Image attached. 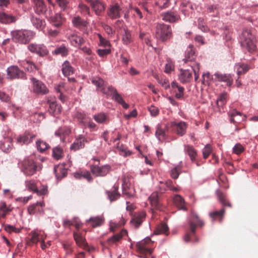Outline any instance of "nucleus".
<instances>
[{
  "mask_svg": "<svg viewBox=\"0 0 258 258\" xmlns=\"http://www.w3.org/2000/svg\"><path fill=\"white\" fill-rule=\"evenodd\" d=\"M172 30L170 25L164 23H158L155 27V37L161 41H165L170 38Z\"/></svg>",
  "mask_w": 258,
  "mask_h": 258,
  "instance_id": "1",
  "label": "nucleus"
},
{
  "mask_svg": "<svg viewBox=\"0 0 258 258\" xmlns=\"http://www.w3.org/2000/svg\"><path fill=\"white\" fill-rule=\"evenodd\" d=\"M241 45L246 47L249 51H254L255 49L254 38L248 30H244L240 36Z\"/></svg>",
  "mask_w": 258,
  "mask_h": 258,
  "instance_id": "2",
  "label": "nucleus"
},
{
  "mask_svg": "<svg viewBox=\"0 0 258 258\" xmlns=\"http://www.w3.org/2000/svg\"><path fill=\"white\" fill-rule=\"evenodd\" d=\"M21 171L26 176L33 175L38 170L34 161L29 158H25L20 163Z\"/></svg>",
  "mask_w": 258,
  "mask_h": 258,
  "instance_id": "3",
  "label": "nucleus"
},
{
  "mask_svg": "<svg viewBox=\"0 0 258 258\" xmlns=\"http://www.w3.org/2000/svg\"><path fill=\"white\" fill-rule=\"evenodd\" d=\"M153 243V242L150 237H146L136 244L137 250L141 254V257H145L147 255L152 253L151 247Z\"/></svg>",
  "mask_w": 258,
  "mask_h": 258,
  "instance_id": "4",
  "label": "nucleus"
},
{
  "mask_svg": "<svg viewBox=\"0 0 258 258\" xmlns=\"http://www.w3.org/2000/svg\"><path fill=\"white\" fill-rule=\"evenodd\" d=\"M28 49L40 57L47 56L49 53L47 47L43 43H32L28 45Z\"/></svg>",
  "mask_w": 258,
  "mask_h": 258,
  "instance_id": "5",
  "label": "nucleus"
},
{
  "mask_svg": "<svg viewBox=\"0 0 258 258\" xmlns=\"http://www.w3.org/2000/svg\"><path fill=\"white\" fill-rule=\"evenodd\" d=\"M188 225L190 232L195 235L196 228L203 227L205 225V222L197 213L191 211L188 219Z\"/></svg>",
  "mask_w": 258,
  "mask_h": 258,
  "instance_id": "6",
  "label": "nucleus"
},
{
  "mask_svg": "<svg viewBox=\"0 0 258 258\" xmlns=\"http://www.w3.org/2000/svg\"><path fill=\"white\" fill-rule=\"evenodd\" d=\"M162 19L166 22L174 23L178 22L180 20V16L178 13L174 11H167L161 14Z\"/></svg>",
  "mask_w": 258,
  "mask_h": 258,
  "instance_id": "7",
  "label": "nucleus"
},
{
  "mask_svg": "<svg viewBox=\"0 0 258 258\" xmlns=\"http://www.w3.org/2000/svg\"><path fill=\"white\" fill-rule=\"evenodd\" d=\"M34 35L35 33L30 30H17V42L22 44H26L33 38Z\"/></svg>",
  "mask_w": 258,
  "mask_h": 258,
  "instance_id": "8",
  "label": "nucleus"
},
{
  "mask_svg": "<svg viewBox=\"0 0 258 258\" xmlns=\"http://www.w3.org/2000/svg\"><path fill=\"white\" fill-rule=\"evenodd\" d=\"M31 81L33 83L34 93L40 95H45L48 93V89L42 82L35 78H31Z\"/></svg>",
  "mask_w": 258,
  "mask_h": 258,
  "instance_id": "9",
  "label": "nucleus"
},
{
  "mask_svg": "<svg viewBox=\"0 0 258 258\" xmlns=\"http://www.w3.org/2000/svg\"><path fill=\"white\" fill-rule=\"evenodd\" d=\"M122 9L118 4L110 5L107 11V15L111 20L120 18L121 16V11Z\"/></svg>",
  "mask_w": 258,
  "mask_h": 258,
  "instance_id": "10",
  "label": "nucleus"
},
{
  "mask_svg": "<svg viewBox=\"0 0 258 258\" xmlns=\"http://www.w3.org/2000/svg\"><path fill=\"white\" fill-rule=\"evenodd\" d=\"M88 143V141L85 136L79 135L76 137L74 143L71 144L70 149L76 151L85 148V143Z\"/></svg>",
  "mask_w": 258,
  "mask_h": 258,
  "instance_id": "11",
  "label": "nucleus"
},
{
  "mask_svg": "<svg viewBox=\"0 0 258 258\" xmlns=\"http://www.w3.org/2000/svg\"><path fill=\"white\" fill-rule=\"evenodd\" d=\"M171 126L179 136L182 137L186 133L187 124L184 121H180L179 122L172 121L171 122Z\"/></svg>",
  "mask_w": 258,
  "mask_h": 258,
  "instance_id": "12",
  "label": "nucleus"
},
{
  "mask_svg": "<svg viewBox=\"0 0 258 258\" xmlns=\"http://www.w3.org/2000/svg\"><path fill=\"white\" fill-rule=\"evenodd\" d=\"M146 214L142 211L139 213H135L130 221L132 225L135 228H138L142 224L145 219Z\"/></svg>",
  "mask_w": 258,
  "mask_h": 258,
  "instance_id": "13",
  "label": "nucleus"
},
{
  "mask_svg": "<svg viewBox=\"0 0 258 258\" xmlns=\"http://www.w3.org/2000/svg\"><path fill=\"white\" fill-rule=\"evenodd\" d=\"M88 3H90L92 9L97 16H101L105 10V5L99 0H90Z\"/></svg>",
  "mask_w": 258,
  "mask_h": 258,
  "instance_id": "14",
  "label": "nucleus"
},
{
  "mask_svg": "<svg viewBox=\"0 0 258 258\" xmlns=\"http://www.w3.org/2000/svg\"><path fill=\"white\" fill-rule=\"evenodd\" d=\"M213 76L215 77L214 81L225 82L228 87L231 86L233 83V79L230 74H222L218 72Z\"/></svg>",
  "mask_w": 258,
  "mask_h": 258,
  "instance_id": "15",
  "label": "nucleus"
},
{
  "mask_svg": "<svg viewBox=\"0 0 258 258\" xmlns=\"http://www.w3.org/2000/svg\"><path fill=\"white\" fill-rule=\"evenodd\" d=\"M91 170L93 174L97 176H104L110 170V166L108 165L100 167L98 165H92Z\"/></svg>",
  "mask_w": 258,
  "mask_h": 258,
  "instance_id": "16",
  "label": "nucleus"
},
{
  "mask_svg": "<svg viewBox=\"0 0 258 258\" xmlns=\"http://www.w3.org/2000/svg\"><path fill=\"white\" fill-rule=\"evenodd\" d=\"M71 133V129L67 126L59 127L54 133L55 137L60 139L61 142H64L67 137Z\"/></svg>",
  "mask_w": 258,
  "mask_h": 258,
  "instance_id": "17",
  "label": "nucleus"
},
{
  "mask_svg": "<svg viewBox=\"0 0 258 258\" xmlns=\"http://www.w3.org/2000/svg\"><path fill=\"white\" fill-rule=\"evenodd\" d=\"M184 151L189 157H190V160L192 163H196L197 166H200V164L197 158L198 154L197 150L190 145H185L184 146Z\"/></svg>",
  "mask_w": 258,
  "mask_h": 258,
  "instance_id": "18",
  "label": "nucleus"
},
{
  "mask_svg": "<svg viewBox=\"0 0 258 258\" xmlns=\"http://www.w3.org/2000/svg\"><path fill=\"white\" fill-rule=\"evenodd\" d=\"M72 22L74 27L80 30H85L88 25V22L86 20H84L79 16L73 17Z\"/></svg>",
  "mask_w": 258,
  "mask_h": 258,
  "instance_id": "19",
  "label": "nucleus"
},
{
  "mask_svg": "<svg viewBox=\"0 0 258 258\" xmlns=\"http://www.w3.org/2000/svg\"><path fill=\"white\" fill-rule=\"evenodd\" d=\"M34 4V10L38 15H46L47 8L43 0H36Z\"/></svg>",
  "mask_w": 258,
  "mask_h": 258,
  "instance_id": "20",
  "label": "nucleus"
},
{
  "mask_svg": "<svg viewBox=\"0 0 258 258\" xmlns=\"http://www.w3.org/2000/svg\"><path fill=\"white\" fill-rule=\"evenodd\" d=\"M63 18L60 13L55 14L49 17L48 21L52 27L56 28H60L63 24Z\"/></svg>",
  "mask_w": 258,
  "mask_h": 258,
  "instance_id": "21",
  "label": "nucleus"
},
{
  "mask_svg": "<svg viewBox=\"0 0 258 258\" xmlns=\"http://www.w3.org/2000/svg\"><path fill=\"white\" fill-rule=\"evenodd\" d=\"M30 20L33 26L39 30H42L46 25L44 20L35 16L33 14L30 15Z\"/></svg>",
  "mask_w": 258,
  "mask_h": 258,
  "instance_id": "22",
  "label": "nucleus"
},
{
  "mask_svg": "<svg viewBox=\"0 0 258 258\" xmlns=\"http://www.w3.org/2000/svg\"><path fill=\"white\" fill-rule=\"evenodd\" d=\"M160 184L159 187L160 192H162L167 189H169L173 191H177V188L173 185L172 181L170 180H163L159 181Z\"/></svg>",
  "mask_w": 258,
  "mask_h": 258,
  "instance_id": "23",
  "label": "nucleus"
},
{
  "mask_svg": "<svg viewBox=\"0 0 258 258\" xmlns=\"http://www.w3.org/2000/svg\"><path fill=\"white\" fill-rule=\"evenodd\" d=\"M205 12L210 17H218L219 15V6L216 4L207 5Z\"/></svg>",
  "mask_w": 258,
  "mask_h": 258,
  "instance_id": "24",
  "label": "nucleus"
},
{
  "mask_svg": "<svg viewBox=\"0 0 258 258\" xmlns=\"http://www.w3.org/2000/svg\"><path fill=\"white\" fill-rule=\"evenodd\" d=\"M127 234V231L125 230H122L119 233L114 234L107 239V243L109 245L116 244L120 241L123 236Z\"/></svg>",
  "mask_w": 258,
  "mask_h": 258,
  "instance_id": "25",
  "label": "nucleus"
},
{
  "mask_svg": "<svg viewBox=\"0 0 258 258\" xmlns=\"http://www.w3.org/2000/svg\"><path fill=\"white\" fill-rule=\"evenodd\" d=\"M195 51L192 45H189L185 51L184 58L182 59L184 63L192 61L195 59Z\"/></svg>",
  "mask_w": 258,
  "mask_h": 258,
  "instance_id": "26",
  "label": "nucleus"
},
{
  "mask_svg": "<svg viewBox=\"0 0 258 258\" xmlns=\"http://www.w3.org/2000/svg\"><path fill=\"white\" fill-rule=\"evenodd\" d=\"M69 48L64 44L56 47L52 51V54L54 55H60L62 57H66L69 54Z\"/></svg>",
  "mask_w": 258,
  "mask_h": 258,
  "instance_id": "27",
  "label": "nucleus"
},
{
  "mask_svg": "<svg viewBox=\"0 0 258 258\" xmlns=\"http://www.w3.org/2000/svg\"><path fill=\"white\" fill-rule=\"evenodd\" d=\"M192 78V73L188 70L180 69V74L179 75V80L182 84L190 82Z\"/></svg>",
  "mask_w": 258,
  "mask_h": 258,
  "instance_id": "28",
  "label": "nucleus"
},
{
  "mask_svg": "<svg viewBox=\"0 0 258 258\" xmlns=\"http://www.w3.org/2000/svg\"><path fill=\"white\" fill-rule=\"evenodd\" d=\"M151 206L155 209L161 210V205L159 201V194L154 192L149 198Z\"/></svg>",
  "mask_w": 258,
  "mask_h": 258,
  "instance_id": "29",
  "label": "nucleus"
},
{
  "mask_svg": "<svg viewBox=\"0 0 258 258\" xmlns=\"http://www.w3.org/2000/svg\"><path fill=\"white\" fill-rule=\"evenodd\" d=\"M93 119L98 123L105 124L109 121V117L107 113L100 112L93 115Z\"/></svg>",
  "mask_w": 258,
  "mask_h": 258,
  "instance_id": "30",
  "label": "nucleus"
},
{
  "mask_svg": "<svg viewBox=\"0 0 258 258\" xmlns=\"http://www.w3.org/2000/svg\"><path fill=\"white\" fill-rule=\"evenodd\" d=\"M35 138V136H30L29 132H25L23 134L19 136L17 138V143H20L22 144L28 145L32 142V139Z\"/></svg>",
  "mask_w": 258,
  "mask_h": 258,
  "instance_id": "31",
  "label": "nucleus"
},
{
  "mask_svg": "<svg viewBox=\"0 0 258 258\" xmlns=\"http://www.w3.org/2000/svg\"><path fill=\"white\" fill-rule=\"evenodd\" d=\"M49 108L48 111L52 115L55 116L59 114L61 111V107L60 105L57 104L56 101H53L48 102Z\"/></svg>",
  "mask_w": 258,
  "mask_h": 258,
  "instance_id": "32",
  "label": "nucleus"
},
{
  "mask_svg": "<svg viewBox=\"0 0 258 258\" xmlns=\"http://www.w3.org/2000/svg\"><path fill=\"white\" fill-rule=\"evenodd\" d=\"M104 221V219L101 216L91 217L86 220L87 223H90L92 227L95 228L101 226Z\"/></svg>",
  "mask_w": 258,
  "mask_h": 258,
  "instance_id": "33",
  "label": "nucleus"
},
{
  "mask_svg": "<svg viewBox=\"0 0 258 258\" xmlns=\"http://www.w3.org/2000/svg\"><path fill=\"white\" fill-rule=\"evenodd\" d=\"M61 71L63 75L66 77L72 75L74 72L73 67L68 60H66L62 63Z\"/></svg>",
  "mask_w": 258,
  "mask_h": 258,
  "instance_id": "34",
  "label": "nucleus"
},
{
  "mask_svg": "<svg viewBox=\"0 0 258 258\" xmlns=\"http://www.w3.org/2000/svg\"><path fill=\"white\" fill-rule=\"evenodd\" d=\"M216 193L218 200L223 207H232L231 204L227 200L225 195L222 191L218 189L216 190Z\"/></svg>",
  "mask_w": 258,
  "mask_h": 258,
  "instance_id": "35",
  "label": "nucleus"
},
{
  "mask_svg": "<svg viewBox=\"0 0 258 258\" xmlns=\"http://www.w3.org/2000/svg\"><path fill=\"white\" fill-rule=\"evenodd\" d=\"M74 238L77 243V244L84 248L85 249L87 247V244L86 242V239L84 237H83L80 233H78L77 232H74Z\"/></svg>",
  "mask_w": 258,
  "mask_h": 258,
  "instance_id": "36",
  "label": "nucleus"
},
{
  "mask_svg": "<svg viewBox=\"0 0 258 258\" xmlns=\"http://www.w3.org/2000/svg\"><path fill=\"white\" fill-rule=\"evenodd\" d=\"M53 172L55 177H64L67 175L68 169L64 168L63 165H57L54 167Z\"/></svg>",
  "mask_w": 258,
  "mask_h": 258,
  "instance_id": "37",
  "label": "nucleus"
},
{
  "mask_svg": "<svg viewBox=\"0 0 258 258\" xmlns=\"http://www.w3.org/2000/svg\"><path fill=\"white\" fill-rule=\"evenodd\" d=\"M72 45L81 48V46L85 43L83 37L78 35H72L70 38Z\"/></svg>",
  "mask_w": 258,
  "mask_h": 258,
  "instance_id": "38",
  "label": "nucleus"
},
{
  "mask_svg": "<svg viewBox=\"0 0 258 258\" xmlns=\"http://www.w3.org/2000/svg\"><path fill=\"white\" fill-rule=\"evenodd\" d=\"M112 99L115 102L122 105L124 109H127L128 108V104L126 103L121 95L119 94L116 90L115 93L113 94L111 97Z\"/></svg>",
  "mask_w": 258,
  "mask_h": 258,
  "instance_id": "39",
  "label": "nucleus"
},
{
  "mask_svg": "<svg viewBox=\"0 0 258 258\" xmlns=\"http://www.w3.org/2000/svg\"><path fill=\"white\" fill-rule=\"evenodd\" d=\"M234 68L236 70L237 74L238 76L246 73L249 69V67L243 63H237L235 64Z\"/></svg>",
  "mask_w": 258,
  "mask_h": 258,
  "instance_id": "40",
  "label": "nucleus"
},
{
  "mask_svg": "<svg viewBox=\"0 0 258 258\" xmlns=\"http://www.w3.org/2000/svg\"><path fill=\"white\" fill-rule=\"evenodd\" d=\"M225 212V209L223 208L219 211H215L213 212L210 213L209 216L211 217L213 221H214L217 219H219L220 222H221Z\"/></svg>",
  "mask_w": 258,
  "mask_h": 258,
  "instance_id": "41",
  "label": "nucleus"
},
{
  "mask_svg": "<svg viewBox=\"0 0 258 258\" xmlns=\"http://www.w3.org/2000/svg\"><path fill=\"white\" fill-rule=\"evenodd\" d=\"M91 83L96 87L97 90L100 91L105 84L104 80L99 77H93L91 79Z\"/></svg>",
  "mask_w": 258,
  "mask_h": 258,
  "instance_id": "42",
  "label": "nucleus"
},
{
  "mask_svg": "<svg viewBox=\"0 0 258 258\" xmlns=\"http://www.w3.org/2000/svg\"><path fill=\"white\" fill-rule=\"evenodd\" d=\"M63 149L59 146H57L52 149V156L54 159L56 160L61 159L63 157Z\"/></svg>",
  "mask_w": 258,
  "mask_h": 258,
  "instance_id": "43",
  "label": "nucleus"
},
{
  "mask_svg": "<svg viewBox=\"0 0 258 258\" xmlns=\"http://www.w3.org/2000/svg\"><path fill=\"white\" fill-rule=\"evenodd\" d=\"M15 18L5 13H0V22L3 24H9L14 22Z\"/></svg>",
  "mask_w": 258,
  "mask_h": 258,
  "instance_id": "44",
  "label": "nucleus"
},
{
  "mask_svg": "<svg viewBox=\"0 0 258 258\" xmlns=\"http://www.w3.org/2000/svg\"><path fill=\"white\" fill-rule=\"evenodd\" d=\"M175 205L181 210H186V208L185 206V202L183 199L179 195H176L173 199Z\"/></svg>",
  "mask_w": 258,
  "mask_h": 258,
  "instance_id": "45",
  "label": "nucleus"
},
{
  "mask_svg": "<svg viewBox=\"0 0 258 258\" xmlns=\"http://www.w3.org/2000/svg\"><path fill=\"white\" fill-rule=\"evenodd\" d=\"M29 242L32 244H36L38 241H40L43 238V235L38 233L37 231H33L31 232L30 235Z\"/></svg>",
  "mask_w": 258,
  "mask_h": 258,
  "instance_id": "46",
  "label": "nucleus"
},
{
  "mask_svg": "<svg viewBox=\"0 0 258 258\" xmlns=\"http://www.w3.org/2000/svg\"><path fill=\"white\" fill-rule=\"evenodd\" d=\"M168 230H169V228L166 224L161 223L157 226L154 233L155 234H157V235L161 234L168 235Z\"/></svg>",
  "mask_w": 258,
  "mask_h": 258,
  "instance_id": "47",
  "label": "nucleus"
},
{
  "mask_svg": "<svg viewBox=\"0 0 258 258\" xmlns=\"http://www.w3.org/2000/svg\"><path fill=\"white\" fill-rule=\"evenodd\" d=\"M167 131L168 129L167 128V126H166V128L162 129L160 127L159 124H158L155 132V136L159 141L161 140V138L163 139H166L167 136L166 132Z\"/></svg>",
  "mask_w": 258,
  "mask_h": 258,
  "instance_id": "48",
  "label": "nucleus"
},
{
  "mask_svg": "<svg viewBox=\"0 0 258 258\" xmlns=\"http://www.w3.org/2000/svg\"><path fill=\"white\" fill-rule=\"evenodd\" d=\"M116 90H117L112 86L110 85L107 87L105 84L101 90V92L106 96L112 97Z\"/></svg>",
  "mask_w": 258,
  "mask_h": 258,
  "instance_id": "49",
  "label": "nucleus"
},
{
  "mask_svg": "<svg viewBox=\"0 0 258 258\" xmlns=\"http://www.w3.org/2000/svg\"><path fill=\"white\" fill-rule=\"evenodd\" d=\"M106 194L110 202H113L120 197V194L117 191V188L114 187L112 190L107 191Z\"/></svg>",
  "mask_w": 258,
  "mask_h": 258,
  "instance_id": "50",
  "label": "nucleus"
},
{
  "mask_svg": "<svg viewBox=\"0 0 258 258\" xmlns=\"http://www.w3.org/2000/svg\"><path fill=\"white\" fill-rule=\"evenodd\" d=\"M36 145L37 150L40 153H42L46 149L50 148V146L47 143L40 140L36 141Z\"/></svg>",
  "mask_w": 258,
  "mask_h": 258,
  "instance_id": "51",
  "label": "nucleus"
},
{
  "mask_svg": "<svg viewBox=\"0 0 258 258\" xmlns=\"http://www.w3.org/2000/svg\"><path fill=\"white\" fill-rule=\"evenodd\" d=\"M7 79L12 80L16 78V66H11L7 70Z\"/></svg>",
  "mask_w": 258,
  "mask_h": 258,
  "instance_id": "52",
  "label": "nucleus"
},
{
  "mask_svg": "<svg viewBox=\"0 0 258 258\" xmlns=\"http://www.w3.org/2000/svg\"><path fill=\"white\" fill-rule=\"evenodd\" d=\"M124 33L122 36V41L124 45H128L131 42V33L127 29H124Z\"/></svg>",
  "mask_w": 258,
  "mask_h": 258,
  "instance_id": "53",
  "label": "nucleus"
},
{
  "mask_svg": "<svg viewBox=\"0 0 258 258\" xmlns=\"http://www.w3.org/2000/svg\"><path fill=\"white\" fill-rule=\"evenodd\" d=\"M55 2L61 11H65L69 7V2L68 0H55Z\"/></svg>",
  "mask_w": 258,
  "mask_h": 258,
  "instance_id": "54",
  "label": "nucleus"
},
{
  "mask_svg": "<svg viewBox=\"0 0 258 258\" xmlns=\"http://www.w3.org/2000/svg\"><path fill=\"white\" fill-rule=\"evenodd\" d=\"M29 8L28 3L25 0H17V9H22L24 12H25Z\"/></svg>",
  "mask_w": 258,
  "mask_h": 258,
  "instance_id": "55",
  "label": "nucleus"
},
{
  "mask_svg": "<svg viewBox=\"0 0 258 258\" xmlns=\"http://www.w3.org/2000/svg\"><path fill=\"white\" fill-rule=\"evenodd\" d=\"M117 148L118 149L119 151L121 152L120 154L122 155L124 157L129 156L132 154V152L130 150H128L127 149V148L123 144L119 145V143H118L117 145Z\"/></svg>",
  "mask_w": 258,
  "mask_h": 258,
  "instance_id": "56",
  "label": "nucleus"
},
{
  "mask_svg": "<svg viewBox=\"0 0 258 258\" xmlns=\"http://www.w3.org/2000/svg\"><path fill=\"white\" fill-rule=\"evenodd\" d=\"M198 28L203 32H208L209 30L208 27L205 24L204 19L202 17H200L198 19Z\"/></svg>",
  "mask_w": 258,
  "mask_h": 258,
  "instance_id": "57",
  "label": "nucleus"
},
{
  "mask_svg": "<svg viewBox=\"0 0 258 258\" xmlns=\"http://www.w3.org/2000/svg\"><path fill=\"white\" fill-rule=\"evenodd\" d=\"M27 187L29 190H31L34 192H36L38 187L36 185V182L34 180L31 179L26 182Z\"/></svg>",
  "mask_w": 258,
  "mask_h": 258,
  "instance_id": "58",
  "label": "nucleus"
},
{
  "mask_svg": "<svg viewBox=\"0 0 258 258\" xmlns=\"http://www.w3.org/2000/svg\"><path fill=\"white\" fill-rule=\"evenodd\" d=\"M156 5L161 9H166L170 6V0H158Z\"/></svg>",
  "mask_w": 258,
  "mask_h": 258,
  "instance_id": "59",
  "label": "nucleus"
},
{
  "mask_svg": "<svg viewBox=\"0 0 258 258\" xmlns=\"http://www.w3.org/2000/svg\"><path fill=\"white\" fill-rule=\"evenodd\" d=\"M76 117L80 120V122L84 125L86 124L85 120L88 118L84 112L77 111L75 114Z\"/></svg>",
  "mask_w": 258,
  "mask_h": 258,
  "instance_id": "60",
  "label": "nucleus"
},
{
  "mask_svg": "<svg viewBox=\"0 0 258 258\" xmlns=\"http://www.w3.org/2000/svg\"><path fill=\"white\" fill-rule=\"evenodd\" d=\"M44 205V203L43 202H37L36 204H32L30 205L28 208V212L30 214H33L35 213V210L37 206H40L42 207Z\"/></svg>",
  "mask_w": 258,
  "mask_h": 258,
  "instance_id": "61",
  "label": "nucleus"
},
{
  "mask_svg": "<svg viewBox=\"0 0 258 258\" xmlns=\"http://www.w3.org/2000/svg\"><path fill=\"white\" fill-rule=\"evenodd\" d=\"M192 71L194 73L195 81H197L199 77V71L200 69V64L199 63H196L194 65L191 66Z\"/></svg>",
  "mask_w": 258,
  "mask_h": 258,
  "instance_id": "62",
  "label": "nucleus"
},
{
  "mask_svg": "<svg viewBox=\"0 0 258 258\" xmlns=\"http://www.w3.org/2000/svg\"><path fill=\"white\" fill-rule=\"evenodd\" d=\"M244 150V148L240 143L236 144L233 148V153L239 155L243 152Z\"/></svg>",
  "mask_w": 258,
  "mask_h": 258,
  "instance_id": "63",
  "label": "nucleus"
},
{
  "mask_svg": "<svg viewBox=\"0 0 258 258\" xmlns=\"http://www.w3.org/2000/svg\"><path fill=\"white\" fill-rule=\"evenodd\" d=\"M211 151L212 149L211 145L207 144L202 151L204 158L207 159L211 154Z\"/></svg>",
  "mask_w": 258,
  "mask_h": 258,
  "instance_id": "64",
  "label": "nucleus"
}]
</instances>
